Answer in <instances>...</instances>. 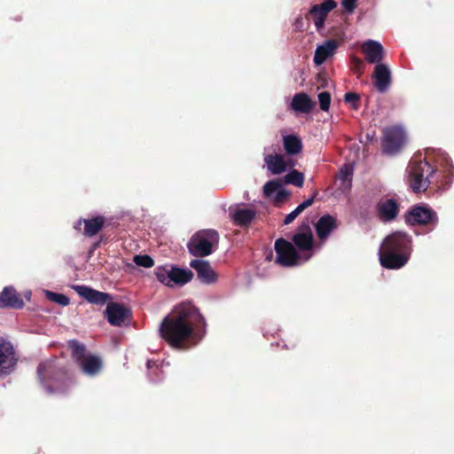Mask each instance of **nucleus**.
Listing matches in <instances>:
<instances>
[{
	"label": "nucleus",
	"mask_w": 454,
	"mask_h": 454,
	"mask_svg": "<svg viewBox=\"0 0 454 454\" xmlns=\"http://www.w3.org/2000/svg\"><path fill=\"white\" fill-rule=\"evenodd\" d=\"M405 140L404 132L396 127L385 129L381 146L383 153L394 154L399 152Z\"/></svg>",
	"instance_id": "obj_8"
},
{
	"label": "nucleus",
	"mask_w": 454,
	"mask_h": 454,
	"mask_svg": "<svg viewBox=\"0 0 454 454\" xmlns=\"http://www.w3.org/2000/svg\"><path fill=\"white\" fill-rule=\"evenodd\" d=\"M362 51L365 56V59L371 64H381L384 59L383 46L377 41L368 40L362 45Z\"/></svg>",
	"instance_id": "obj_17"
},
{
	"label": "nucleus",
	"mask_w": 454,
	"mask_h": 454,
	"mask_svg": "<svg viewBox=\"0 0 454 454\" xmlns=\"http://www.w3.org/2000/svg\"><path fill=\"white\" fill-rule=\"evenodd\" d=\"M47 297L51 301H54L58 304H60L62 306H67L69 304V298L65 295V294H57V293H52V292H48L47 293Z\"/></svg>",
	"instance_id": "obj_32"
},
{
	"label": "nucleus",
	"mask_w": 454,
	"mask_h": 454,
	"mask_svg": "<svg viewBox=\"0 0 454 454\" xmlns=\"http://www.w3.org/2000/svg\"><path fill=\"white\" fill-rule=\"evenodd\" d=\"M372 78L374 87L380 93L386 92L391 84V72L386 64L376 65Z\"/></svg>",
	"instance_id": "obj_15"
},
{
	"label": "nucleus",
	"mask_w": 454,
	"mask_h": 454,
	"mask_svg": "<svg viewBox=\"0 0 454 454\" xmlns=\"http://www.w3.org/2000/svg\"><path fill=\"white\" fill-rule=\"evenodd\" d=\"M407 171L409 186L415 193L424 192L431 185L437 190H445L451 183L450 170L442 174L426 160L411 161Z\"/></svg>",
	"instance_id": "obj_3"
},
{
	"label": "nucleus",
	"mask_w": 454,
	"mask_h": 454,
	"mask_svg": "<svg viewBox=\"0 0 454 454\" xmlns=\"http://www.w3.org/2000/svg\"><path fill=\"white\" fill-rule=\"evenodd\" d=\"M37 377L49 394L67 392L73 383L70 372L56 359L40 363Z\"/></svg>",
	"instance_id": "obj_4"
},
{
	"label": "nucleus",
	"mask_w": 454,
	"mask_h": 454,
	"mask_svg": "<svg viewBox=\"0 0 454 454\" xmlns=\"http://www.w3.org/2000/svg\"><path fill=\"white\" fill-rule=\"evenodd\" d=\"M102 240H103V238H102V237H100V239H99L98 242L94 243V245H93V248L95 249V248H97L98 247H99V245H100V243H101V241H102Z\"/></svg>",
	"instance_id": "obj_43"
},
{
	"label": "nucleus",
	"mask_w": 454,
	"mask_h": 454,
	"mask_svg": "<svg viewBox=\"0 0 454 454\" xmlns=\"http://www.w3.org/2000/svg\"><path fill=\"white\" fill-rule=\"evenodd\" d=\"M360 100V96L355 92H347L344 95V101L348 104H352L353 109H358L359 105L358 101Z\"/></svg>",
	"instance_id": "obj_34"
},
{
	"label": "nucleus",
	"mask_w": 454,
	"mask_h": 454,
	"mask_svg": "<svg viewBox=\"0 0 454 454\" xmlns=\"http://www.w3.org/2000/svg\"><path fill=\"white\" fill-rule=\"evenodd\" d=\"M84 231L86 237H93L97 235L104 227L106 219L102 215H98L90 219H84Z\"/></svg>",
	"instance_id": "obj_25"
},
{
	"label": "nucleus",
	"mask_w": 454,
	"mask_h": 454,
	"mask_svg": "<svg viewBox=\"0 0 454 454\" xmlns=\"http://www.w3.org/2000/svg\"><path fill=\"white\" fill-rule=\"evenodd\" d=\"M337 227V219L331 215L321 216L315 226L317 235L320 240H325Z\"/></svg>",
	"instance_id": "obj_19"
},
{
	"label": "nucleus",
	"mask_w": 454,
	"mask_h": 454,
	"mask_svg": "<svg viewBox=\"0 0 454 454\" xmlns=\"http://www.w3.org/2000/svg\"><path fill=\"white\" fill-rule=\"evenodd\" d=\"M412 239L407 232L396 231L387 235L379 250L380 265L387 270L403 268L410 260Z\"/></svg>",
	"instance_id": "obj_2"
},
{
	"label": "nucleus",
	"mask_w": 454,
	"mask_h": 454,
	"mask_svg": "<svg viewBox=\"0 0 454 454\" xmlns=\"http://www.w3.org/2000/svg\"><path fill=\"white\" fill-rule=\"evenodd\" d=\"M317 195V192L316 191L314 192V195L311 198H309L305 200L302 203H301L297 207L300 209L301 212L305 210L307 207L311 206L314 203L315 197Z\"/></svg>",
	"instance_id": "obj_39"
},
{
	"label": "nucleus",
	"mask_w": 454,
	"mask_h": 454,
	"mask_svg": "<svg viewBox=\"0 0 454 454\" xmlns=\"http://www.w3.org/2000/svg\"><path fill=\"white\" fill-rule=\"evenodd\" d=\"M313 21L315 23L317 29L319 31L320 29H322L324 27L325 19L319 18L317 20H313Z\"/></svg>",
	"instance_id": "obj_41"
},
{
	"label": "nucleus",
	"mask_w": 454,
	"mask_h": 454,
	"mask_svg": "<svg viewBox=\"0 0 454 454\" xmlns=\"http://www.w3.org/2000/svg\"><path fill=\"white\" fill-rule=\"evenodd\" d=\"M356 2L357 0H342L341 4L347 12L352 13L356 8Z\"/></svg>",
	"instance_id": "obj_38"
},
{
	"label": "nucleus",
	"mask_w": 454,
	"mask_h": 454,
	"mask_svg": "<svg viewBox=\"0 0 454 454\" xmlns=\"http://www.w3.org/2000/svg\"><path fill=\"white\" fill-rule=\"evenodd\" d=\"M78 365L81 367L83 373L93 376L100 372L102 360L97 356L88 355Z\"/></svg>",
	"instance_id": "obj_24"
},
{
	"label": "nucleus",
	"mask_w": 454,
	"mask_h": 454,
	"mask_svg": "<svg viewBox=\"0 0 454 454\" xmlns=\"http://www.w3.org/2000/svg\"><path fill=\"white\" fill-rule=\"evenodd\" d=\"M341 174H342L344 179H348V176L351 175V173L349 172L348 169H345L344 171L341 170Z\"/></svg>",
	"instance_id": "obj_42"
},
{
	"label": "nucleus",
	"mask_w": 454,
	"mask_h": 454,
	"mask_svg": "<svg viewBox=\"0 0 454 454\" xmlns=\"http://www.w3.org/2000/svg\"><path fill=\"white\" fill-rule=\"evenodd\" d=\"M337 42L330 39L325 41L323 44L318 45L315 51L314 63L316 66L322 65L329 57L334 54L337 49Z\"/></svg>",
	"instance_id": "obj_20"
},
{
	"label": "nucleus",
	"mask_w": 454,
	"mask_h": 454,
	"mask_svg": "<svg viewBox=\"0 0 454 454\" xmlns=\"http://www.w3.org/2000/svg\"><path fill=\"white\" fill-rule=\"evenodd\" d=\"M351 63L354 66V69L356 73H358L359 75H361L364 73V62L361 59L352 56L351 57Z\"/></svg>",
	"instance_id": "obj_37"
},
{
	"label": "nucleus",
	"mask_w": 454,
	"mask_h": 454,
	"mask_svg": "<svg viewBox=\"0 0 454 454\" xmlns=\"http://www.w3.org/2000/svg\"><path fill=\"white\" fill-rule=\"evenodd\" d=\"M192 278L193 273L192 270L171 266V284L184 286L189 283L192 279Z\"/></svg>",
	"instance_id": "obj_26"
},
{
	"label": "nucleus",
	"mask_w": 454,
	"mask_h": 454,
	"mask_svg": "<svg viewBox=\"0 0 454 454\" xmlns=\"http://www.w3.org/2000/svg\"><path fill=\"white\" fill-rule=\"evenodd\" d=\"M327 16L319 9L318 4H315L311 7L309 13L306 15L307 19H312V20H317L319 18L321 19H326Z\"/></svg>",
	"instance_id": "obj_35"
},
{
	"label": "nucleus",
	"mask_w": 454,
	"mask_h": 454,
	"mask_svg": "<svg viewBox=\"0 0 454 454\" xmlns=\"http://www.w3.org/2000/svg\"><path fill=\"white\" fill-rule=\"evenodd\" d=\"M133 261L137 265L145 268H151L154 264L153 259L147 254H137L134 256Z\"/></svg>",
	"instance_id": "obj_31"
},
{
	"label": "nucleus",
	"mask_w": 454,
	"mask_h": 454,
	"mask_svg": "<svg viewBox=\"0 0 454 454\" xmlns=\"http://www.w3.org/2000/svg\"><path fill=\"white\" fill-rule=\"evenodd\" d=\"M301 212L300 211V209L298 207H296L294 211H292L290 214H288L285 220H284V223L285 224H290L291 223H293L294 221V219L301 214Z\"/></svg>",
	"instance_id": "obj_40"
},
{
	"label": "nucleus",
	"mask_w": 454,
	"mask_h": 454,
	"mask_svg": "<svg viewBox=\"0 0 454 454\" xmlns=\"http://www.w3.org/2000/svg\"><path fill=\"white\" fill-rule=\"evenodd\" d=\"M405 223L408 225H425L433 231L437 225L439 219L436 212L427 206H412L404 215Z\"/></svg>",
	"instance_id": "obj_6"
},
{
	"label": "nucleus",
	"mask_w": 454,
	"mask_h": 454,
	"mask_svg": "<svg viewBox=\"0 0 454 454\" xmlns=\"http://www.w3.org/2000/svg\"><path fill=\"white\" fill-rule=\"evenodd\" d=\"M319 106L322 111H328L331 105V94L328 91H323L318 94Z\"/></svg>",
	"instance_id": "obj_33"
},
{
	"label": "nucleus",
	"mask_w": 454,
	"mask_h": 454,
	"mask_svg": "<svg viewBox=\"0 0 454 454\" xmlns=\"http://www.w3.org/2000/svg\"><path fill=\"white\" fill-rule=\"evenodd\" d=\"M316 103L304 92L296 93L291 102V107L296 112L309 114L314 108Z\"/></svg>",
	"instance_id": "obj_21"
},
{
	"label": "nucleus",
	"mask_w": 454,
	"mask_h": 454,
	"mask_svg": "<svg viewBox=\"0 0 454 454\" xmlns=\"http://www.w3.org/2000/svg\"><path fill=\"white\" fill-rule=\"evenodd\" d=\"M295 247L301 251L311 250L314 246L312 230L308 222H302L292 239Z\"/></svg>",
	"instance_id": "obj_13"
},
{
	"label": "nucleus",
	"mask_w": 454,
	"mask_h": 454,
	"mask_svg": "<svg viewBox=\"0 0 454 454\" xmlns=\"http://www.w3.org/2000/svg\"><path fill=\"white\" fill-rule=\"evenodd\" d=\"M219 243V234L213 229L195 232L187 243L189 253L195 257L210 255Z\"/></svg>",
	"instance_id": "obj_5"
},
{
	"label": "nucleus",
	"mask_w": 454,
	"mask_h": 454,
	"mask_svg": "<svg viewBox=\"0 0 454 454\" xmlns=\"http://www.w3.org/2000/svg\"><path fill=\"white\" fill-rule=\"evenodd\" d=\"M205 325V318L199 309L191 302H184L164 317L160 325V334L169 346L183 348L197 335L196 328Z\"/></svg>",
	"instance_id": "obj_1"
},
{
	"label": "nucleus",
	"mask_w": 454,
	"mask_h": 454,
	"mask_svg": "<svg viewBox=\"0 0 454 454\" xmlns=\"http://www.w3.org/2000/svg\"><path fill=\"white\" fill-rule=\"evenodd\" d=\"M154 364H155V362H153L152 360H148V362H147V367L148 368H152L153 365H154Z\"/></svg>",
	"instance_id": "obj_44"
},
{
	"label": "nucleus",
	"mask_w": 454,
	"mask_h": 454,
	"mask_svg": "<svg viewBox=\"0 0 454 454\" xmlns=\"http://www.w3.org/2000/svg\"><path fill=\"white\" fill-rule=\"evenodd\" d=\"M255 215V211L251 208H238L230 213L233 223L239 227L248 226L254 219Z\"/></svg>",
	"instance_id": "obj_22"
},
{
	"label": "nucleus",
	"mask_w": 454,
	"mask_h": 454,
	"mask_svg": "<svg viewBox=\"0 0 454 454\" xmlns=\"http://www.w3.org/2000/svg\"><path fill=\"white\" fill-rule=\"evenodd\" d=\"M274 247L277 254L276 263L285 267H292L298 263L300 255L291 242L280 238L275 241Z\"/></svg>",
	"instance_id": "obj_7"
},
{
	"label": "nucleus",
	"mask_w": 454,
	"mask_h": 454,
	"mask_svg": "<svg viewBox=\"0 0 454 454\" xmlns=\"http://www.w3.org/2000/svg\"><path fill=\"white\" fill-rule=\"evenodd\" d=\"M285 182L286 184H294L297 187H302L304 183V176L301 172L293 169L285 176Z\"/></svg>",
	"instance_id": "obj_30"
},
{
	"label": "nucleus",
	"mask_w": 454,
	"mask_h": 454,
	"mask_svg": "<svg viewBox=\"0 0 454 454\" xmlns=\"http://www.w3.org/2000/svg\"><path fill=\"white\" fill-rule=\"evenodd\" d=\"M68 348L71 350L72 357L77 364H80L88 356L86 355L85 345L80 343L76 340H71L68 341Z\"/></svg>",
	"instance_id": "obj_28"
},
{
	"label": "nucleus",
	"mask_w": 454,
	"mask_h": 454,
	"mask_svg": "<svg viewBox=\"0 0 454 454\" xmlns=\"http://www.w3.org/2000/svg\"><path fill=\"white\" fill-rule=\"evenodd\" d=\"M264 161L274 175H279L287 169V164L281 154H268L264 157Z\"/></svg>",
	"instance_id": "obj_23"
},
{
	"label": "nucleus",
	"mask_w": 454,
	"mask_h": 454,
	"mask_svg": "<svg viewBox=\"0 0 454 454\" xmlns=\"http://www.w3.org/2000/svg\"><path fill=\"white\" fill-rule=\"evenodd\" d=\"M154 274L160 283L168 286H173L170 280L171 268L168 269L167 266H159L154 270Z\"/></svg>",
	"instance_id": "obj_29"
},
{
	"label": "nucleus",
	"mask_w": 454,
	"mask_h": 454,
	"mask_svg": "<svg viewBox=\"0 0 454 454\" xmlns=\"http://www.w3.org/2000/svg\"><path fill=\"white\" fill-rule=\"evenodd\" d=\"M282 184L279 180L274 179L267 182L263 186V193L267 198H273L275 206L279 207L290 196V192L280 189Z\"/></svg>",
	"instance_id": "obj_14"
},
{
	"label": "nucleus",
	"mask_w": 454,
	"mask_h": 454,
	"mask_svg": "<svg viewBox=\"0 0 454 454\" xmlns=\"http://www.w3.org/2000/svg\"><path fill=\"white\" fill-rule=\"evenodd\" d=\"M24 301L12 286H5L0 294V308L21 309Z\"/></svg>",
	"instance_id": "obj_18"
},
{
	"label": "nucleus",
	"mask_w": 454,
	"mask_h": 454,
	"mask_svg": "<svg viewBox=\"0 0 454 454\" xmlns=\"http://www.w3.org/2000/svg\"><path fill=\"white\" fill-rule=\"evenodd\" d=\"M105 317L110 325L121 326L131 317V310L122 303L110 301L106 305Z\"/></svg>",
	"instance_id": "obj_9"
},
{
	"label": "nucleus",
	"mask_w": 454,
	"mask_h": 454,
	"mask_svg": "<svg viewBox=\"0 0 454 454\" xmlns=\"http://www.w3.org/2000/svg\"><path fill=\"white\" fill-rule=\"evenodd\" d=\"M190 266L196 270L201 283L210 285L216 281L217 275L207 261L195 259L190 262Z\"/></svg>",
	"instance_id": "obj_16"
},
{
	"label": "nucleus",
	"mask_w": 454,
	"mask_h": 454,
	"mask_svg": "<svg viewBox=\"0 0 454 454\" xmlns=\"http://www.w3.org/2000/svg\"><path fill=\"white\" fill-rule=\"evenodd\" d=\"M17 357L15 350L10 342L0 340V377H4L13 371Z\"/></svg>",
	"instance_id": "obj_10"
},
{
	"label": "nucleus",
	"mask_w": 454,
	"mask_h": 454,
	"mask_svg": "<svg viewBox=\"0 0 454 454\" xmlns=\"http://www.w3.org/2000/svg\"><path fill=\"white\" fill-rule=\"evenodd\" d=\"M319 9L325 14L333 10L337 6V3L334 0H325L322 4H318Z\"/></svg>",
	"instance_id": "obj_36"
},
{
	"label": "nucleus",
	"mask_w": 454,
	"mask_h": 454,
	"mask_svg": "<svg viewBox=\"0 0 454 454\" xmlns=\"http://www.w3.org/2000/svg\"><path fill=\"white\" fill-rule=\"evenodd\" d=\"M400 211V203L391 199H380L376 204V214L383 223H390L396 219Z\"/></svg>",
	"instance_id": "obj_11"
},
{
	"label": "nucleus",
	"mask_w": 454,
	"mask_h": 454,
	"mask_svg": "<svg viewBox=\"0 0 454 454\" xmlns=\"http://www.w3.org/2000/svg\"><path fill=\"white\" fill-rule=\"evenodd\" d=\"M284 149L288 155H296L301 152L302 143L296 135H287L283 139Z\"/></svg>",
	"instance_id": "obj_27"
},
{
	"label": "nucleus",
	"mask_w": 454,
	"mask_h": 454,
	"mask_svg": "<svg viewBox=\"0 0 454 454\" xmlns=\"http://www.w3.org/2000/svg\"><path fill=\"white\" fill-rule=\"evenodd\" d=\"M72 288L88 302L96 305H104L110 302L112 295L108 293H104L93 289L87 286L75 285Z\"/></svg>",
	"instance_id": "obj_12"
}]
</instances>
